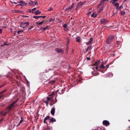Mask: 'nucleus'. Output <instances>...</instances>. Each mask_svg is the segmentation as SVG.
<instances>
[{
  "mask_svg": "<svg viewBox=\"0 0 130 130\" xmlns=\"http://www.w3.org/2000/svg\"><path fill=\"white\" fill-rule=\"evenodd\" d=\"M46 17L45 16H35L33 17V18L35 19H37L38 18L42 17L43 18H44Z\"/></svg>",
  "mask_w": 130,
  "mask_h": 130,
  "instance_id": "nucleus-9",
  "label": "nucleus"
},
{
  "mask_svg": "<svg viewBox=\"0 0 130 130\" xmlns=\"http://www.w3.org/2000/svg\"><path fill=\"white\" fill-rule=\"evenodd\" d=\"M29 22H22L21 24V26L23 28L28 26L29 24Z\"/></svg>",
  "mask_w": 130,
  "mask_h": 130,
  "instance_id": "nucleus-2",
  "label": "nucleus"
},
{
  "mask_svg": "<svg viewBox=\"0 0 130 130\" xmlns=\"http://www.w3.org/2000/svg\"><path fill=\"white\" fill-rule=\"evenodd\" d=\"M11 3H14L15 4H16L18 3H19L17 0H11Z\"/></svg>",
  "mask_w": 130,
  "mask_h": 130,
  "instance_id": "nucleus-12",
  "label": "nucleus"
},
{
  "mask_svg": "<svg viewBox=\"0 0 130 130\" xmlns=\"http://www.w3.org/2000/svg\"><path fill=\"white\" fill-rule=\"evenodd\" d=\"M109 65L108 64H107L106 66H105V67H106V68H108L109 67Z\"/></svg>",
  "mask_w": 130,
  "mask_h": 130,
  "instance_id": "nucleus-50",
  "label": "nucleus"
},
{
  "mask_svg": "<svg viewBox=\"0 0 130 130\" xmlns=\"http://www.w3.org/2000/svg\"><path fill=\"white\" fill-rule=\"evenodd\" d=\"M23 31H22V30H18V34H19L21 32H22Z\"/></svg>",
  "mask_w": 130,
  "mask_h": 130,
  "instance_id": "nucleus-43",
  "label": "nucleus"
},
{
  "mask_svg": "<svg viewBox=\"0 0 130 130\" xmlns=\"http://www.w3.org/2000/svg\"><path fill=\"white\" fill-rule=\"evenodd\" d=\"M118 1V0H112V2L113 4H114L115 3Z\"/></svg>",
  "mask_w": 130,
  "mask_h": 130,
  "instance_id": "nucleus-32",
  "label": "nucleus"
},
{
  "mask_svg": "<svg viewBox=\"0 0 130 130\" xmlns=\"http://www.w3.org/2000/svg\"><path fill=\"white\" fill-rule=\"evenodd\" d=\"M86 43L87 44H91V43L89 41L88 42H86Z\"/></svg>",
  "mask_w": 130,
  "mask_h": 130,
  "instance_id": "nucleus-48",
  "label": "nucleus"
},
{
  "mask_svg": "<svg viewBox=\"0 0 130 130\" xmlns=\"http://www.w3.org/2000/svg\"><path fill=\"white\" fill-rule=\"evenodd\" d=\"M114 5L116 7V9H117L119 7V4L118 3H116L114 4Z\"/></svg>",
  "mask_w": 130,
  "mask_h": 130,
  "instance_id": "nucleus-18",
  "label": "nucleus"
},
{
  "mask_svg": "<svg viewBox=\"0 0 130 130\" xmlns=\"http://www.w3.org/2000/svg\"><path fill=\"white\" fill-rule=\"evenodd\" d=\"M67 25L66 24H64L63 25V27L64 28H65L66 27H67Z\"/></svg>",
  "mask_w": 130,
  "mask_h": 130,
  "instance_id": "nucleus-36",
  "label": "nucleus"
},
{
  "mask_svg": "<svg viewBox=\"0 0 130 130\" xmlns=\"http://www.w3.org/2000/svg\"><path fill=\"white\" fill-rule=\"evenodd\" d=\"M64 92V89H62L61 90V92H59V93L60 94H62Z\"/></svg>",
  "mask_w": 130,
  "mask_h": 130,
  "instance_id": "nucleus-25",
  "label": "nucleus"
},
{
  "mask_svg": "<svg viewBox=\"0 0 130 130\" xmlns=\"http://www.w3.org/2000/svg\"><path fill=\"white\" fill-rule=\"evenodd\" d=\"M103 124L104 125L107 126L109 124V122L107 121L104 120L103 122Z\"/></svg>",
  "mask_w": 130,
  "mask_h": 130,
  "instance_id": "nucleus-5",
  "label": "nucleus"
},
{
  "mask_svg": "<svg viewBox=\"0 0 130 130\" xmlns=\"http://www.w3.org/2000/svg\"><path fill=\"white\" fill-rule=\"evenodd\" d=\"M104 1H107V0H103Z\"/></svg>",
  "mask_w": 130,
  "mask_h": 130,
  "instance_id": "nucleus-63",
  "label": "nucleus"
},
{
  "mask_svg": "<svg viewBox=\"0 0 130 130\" xmlns=\"http://www.w3.org/2000/svg\"><path fill=\"white\" fill-rule=\"evenodd\" d=\"M17 102V101H14L10 106L7 107L6 109V112H4L3 111L0 112V115L1 116H3L5 115L10 110L13 108H14L15 106L16 105L15 104Z\"/></svg>",
  "mask_w": 130,
  "mask_h": 130,
  "instance_id": "nucleus-1",
  "label": "nucleus"
},
{
  "mask_svg": "<svg viewBox=\"0 0 130 130\" xmlns=\"http://www.w3.org/2000/svg\"><path fill=\"white\" fill-rule=\"evenodd\" d=\"M89 50H91L92 48V47L90 45L87 48Z\"/></svg>",
  "mask_w": 130,
  "mask_h": 130,
  "instance_id": "nucleus-33",
  "label": "nucleus"
},
{
  "mask_svg": "<svg viewBox=\"0 0 130 130\" xmlns=\"http://www.w3.org/2000/svg\"><path fill=\"white\" fill-rule=\"evenodd\" d=\"M54 20V19H53L52 18H51L50 20H49V22H51V21H53Z\"/></svg>",
  "mask_w": 130,
  "mask_h": 130,
  "instance_id": "nucleus-41",
  "label": "nucleus"
},
{
  "mask_svg": "<svg viewBox=\"0 0 130 130\" xmlns=\"http://www.w3.org/2000/svg\"><path fill=\"white\" fill-rule=\"evenodd\" d=\"M41 13V12L39 10H38L35 12V14L36 15H38Z\"/></svg>",
  "mask_w": 130,
  "mask_h": 130,
  "instance_id": "nucleus-16",
  "label": "nucleus"
},
{
  "mask_svg": "<svg viewBox=\"0 0 130 130\" xmlns=\"http://www.w3.org/2000/svg\"><path fill=\"white\" fill-rule=\"evenodd\" d=\"M113 38L114 37L112 35L110 36L106 41V43L108 44L110 43Z\"/></svg>",
  "mask_w": 130,
  "mask_h": 130,
  "instance_id": "nucleus-3",
  "label": "nucleus"
},
{
  "mask_svg": "<svg viewBox=\"0 0 130 130\" xmlns=\"http://www.w3.org/2000/svg\"><path fill=\"white\" fill-rule=\"evenodd\" d=\"M91 73H92V75H93L94 74V72H91Z\"/></svg>",
  "mask_w": 130,
  "mask_h": 130,
  "instance_id": "nucleus-55",
  "label": "nucleus"
},
{
  "mask_svg": "<svg viewBox=\"0 0 130 130\" xmlns=\"http://www.w3.org/2000/svg\"><path fill=\"white\" fill-rule=\"evenodd\" d=\"M109 22V21L105 19H102L100 21L101 24H106Z\"/></svg>",
  "mask_w": 130,
  "mask_h": 130,
  "instance_id": "nucleus-4",
  "label": "nucleus"
},
{
  "mask_svg": "<svg viewBox=\"0 0 130 130\" xmlns=\"http://www.w3.org/2000/svg\"><path fill=\"white\" fill-rule=\"evenodd\" d=\"M98 69V68L97 67H96L95 68V69L96 70Z\"/></svg>",
  "mask_w": 130,
  "mask_h": 130,
  "instance_id": "nucleus-57",
  "label": "nucleus"
},
{
  "mask_svg": "<svg viewBox=\"0 0 130 130\" xmlns=\"http://www.w3.org/2000/svg\"><path fill=\"white\" fill-rule=\"evenodd\" d=\"M44 21H42L41 22H37V24L38 25H42L43 24V23H44Z\"/></svg>",
  "mask_w": 130,
  "mask_h": 130,
  "instance_id": "nucleus-17",
  "label": "nucleus"
},
{
  "mask_svg": "<svg viewBox=\"0 0 130 130\" xmlns=\"http://www.w3.org/2000/svg\"><path fill=\"white\" fill-rule=\"evenodd\" d=\"M97 16V14H94V13H93L91 15V17H95Z\"/></svg>",
  "mask_w": 130,
  "mask_h": 130,
  "instance_id": "nucleus-23",
  "label": "nucleus"
},
{
  "mask_svg": "<svg viewBox=\"0 0 130 130\" xmlns=\"http://www.w3.org/2000/svg\"><path fill=\"white\" fill-rule=\"evenodd\" d=\"M6 91V90H4L2 91L1 92H0V94H2L4 92H5Z\"/></svg>",
  "mask_w": 130,
  "mask_h": 130,
  "instance_id": "nucleus-45",
  "label": "nucleus"
},
{
  "mask_svg": "<svg viewBox=\"0 0 130 130\" xmlns=\"http://www.w3.org/2000/svg\"><path fill=\"white\" fill-rule=\"evenodd\" d=\"M37 4V2H34V5L35 4V5H36Z\"/></svg>",
  "mask_w": 130,
  "mask_h": 130,
  "instance_id": "nucleus-44",
  "label": "nucleus"
},
{
  "mask_svg": "<svg viewBox=\"0 0 130 130\" xmlns=\"http://www.w3.org/2000/svg\"><path fill=\"white\" fill-rule=\"evenodd\" d=\"M50 121L51 122H56V120L54 118H52L50 119Z\"/></svg>",
  "mask_w": 130,
  "mask_h": 130,
  "instance_id": "nucleus-15",
  "label": "nucleus"
},
{
  "mask_svg": "<svg viewBox=\"0 0 130 130\" xmlns=\"http://www.w3.org/2000/svg\"><path fill=\"white\" fill-rule=\"evenodd\" d=\"M2 30L1 29H0V33H2Z\"/></svg>",
  "mask_w": 130,
  "mask_h": 130,
  "instance_id": "nucleus-51",
  "label": "nucleus"
},
{
  "mask_svg": "<svg viewBox=\"0 0 130 130\" xmlns=\"http://www.w3.org/2000/svg\"><path fill=\"white\" fill-rule=\"evenodd\" d=\"M100 63V60H98L96 61L95 63L94 64L92 65V66L94 65H96L97 66Z\"/></svg>",
  "mask_w": 130,
  "mask_h": 130,
  "instance_id": "nucleus-11",
  "label": "nucleus"
},
{
  "mask_svg": "<svg viewBox=\"0 0 130 130\" xmlns=\"http://www.w3.org/2000/svg\"><path fill=\"white\" fill-rule=\"evenodd\" d=\"M123 7L122 6V5H121L119 7V9H122L123 8Z\"/></svg>",
  "mask_w": 130,
  "mask_h": 130,
  "instance_id": "nucleus-39",
  "label": "nucleus"
},
{
  "mask_svg": "<svg viewBox=\"0 0 130 130\" xmlns=\"http://www.w3.org/2000/svg\"><path fill=\"white\" fill-rule=\"evenodd\" d=\"M55 50L58 52H60L62 53H64V51L63 50L58 48H55Z\"/></svg>",
  "mask_w": 130,
  "mask_h": 130,
  "instance_id": "nucleus-8",
  "label": "nucleus"
},
{
  "mask_svg": "<svg viewBox=\"0 0 130 130\" xmlns=\"http://www.w3.org/2000/svg\"><path fill=\"white\" fill-rule=\"evenodd\" d=\"M48 26H47L46 27L43 28L42 27L40 28V29H43L44 30H45L47 28H48Z\"/></svg>",
  "mask_w": 130,
  "mask_h": 130,
  "instance_id": "nucleus-22",
  "label": "nucleus"
},
{
  "mask_svg": "<svg viewBox=\"0 0 130 130\" xmlns=\"http://www.w3.org/2000/svg\"><path fill=\"white\" fill-rule=\"evenodd\" d=\"M19 3H20V5L22 6H24V5H26L27 4L25 2L23 1H21Z\"/></svg>",
  "mask_w": 130,
  "mask_h": 130,
  "instance_id": "nucleus-7",
  "label": "nucleus"
},
{
  "mask_svg": "<svg viewBox=\"0 0 130 130\" xmlns=\"http://www.w3.org/2000/svg\"><path fill=\"white\" fill-rule=\"evenodd\" d=\"M36 9V8H33L32 9V10L33 11H35Z\"/></svg>",
  "mask_w": 130,
  "mask_h": 130,
  "instance_id": "nucleus-47",
  "label": "nucleus"
},
{
  "mask_svg": "<svg viewBox=\"0 0 130 130\" xmlns=\"http://www.w3.org/2000/svg\"><path fill=\"white\" fill-rule=\"evenodd\" d=\"M14 12L16 13H19L20 12L19 10H15Z\"/></svg>",
  "mask_w": 130,
  "mask_h": 130,
  "instance_id": "nucleus-38",
  "label": "nucleus"
},
{
  "mask_svg": "<svg viewBox=\"0 0 130 130\" xmlns=\"http://www.w3.org/2000/svg\"><path fill=\"white\" fill-rule=\"evenodd\" d=\"M66 49L67 51H68L69 49V47L68 46H67L66 47Z\"/></svg>",
  "mask_w": 130,
  "mask_h": 130,
  "instance_id": "nucleus-53",
  "label": "nucleus"
},
{
  "mask_svg": "<svg viewBox=\"0 0 130 130\" xmlns=\"http://www.w3.org/2000/svg\"><path fill=\"white\" fill-rule=\"evenodd\" d=\"M23 17H29V16H27V15H23Z\"/></svg>",
  "mask_w": 130,
  "mask_h": 130,
  "instance_id": "nucleus-54",
  "label": "nucleus"
},
{
  "mask_svg": "<svg viewBox=\"0 0 130 130\" xmlns=\"http://www.w3.org/2000/svg\"><path fill=\"white\" fill-rule=\"evenodd\" d=\"M50 118V116H46V117H45L44 118V119H45V120H48V119H49Z\"/></svg>",
  "mask_w": 130,
  "mask_h": 130,
  "instance_id": "nucleus-26",
  "label": "nucleus"
},
{
  "mask_svg": "<svg viewBox=\"0 0 130 130\" xmlns=\"http://www.w3.org/2000/svg\"><path fill=\"white\" fill-rule=\"evenodd\" d=\"M55 113V108H53L51 110V113L54 116Z\"/></svg>",
  "mask_w": 130,
  "mask_h": 130,
  "instance_id": "nucleus-10",
  "label": "nucleus"
},
{
  "mask_svg": "<svg viewBox=\"0 0 130 130\" xmlns=\"http://www.w3.org/2000/svg\"><path fill=\"white\" fill-rule=\"evenodd\" d=\"M53 83H54L55 81H53Z\"/></svg>",
  "mask_w": 130,
  "mask_h": 130,
  "instance_id": "nucleus-64",
  "label": "nucleus"
},
{
  "mask_svg": "<svg viewBox=\"0 0 130 130\" xmlns=\"http://www.w3.org/2000/svg\"><path fill=\"white\" fill-rule=\"evenodd\" d=\"M93 40V39L92 38H90L89 39V42L91 43V42Z\"/></svg>",
  "mask_w": 130,
  "mask_h": 130,
  "instance_id": "nucleus-31",
  "label": "nucleus"
},
{
  "mask_svg": "<svg viewBox=\"0 0 130 130\" xmlns=\"http://www.w3.org/2000/svg\"><path fill=\"white\" fill-rule=\"evenodd\" d=\"M66 41L67 42V44H68L69 43L70 41V40L69 38L68 37H67L66 39Z\"/></svg>",
  "mask_w": 130,
  "mask_h": 130,
  "instance_id": "nucleus-21",
  "label": "nucleus"
},
{
  "mask_svg": "<svg viewBox=\"0 0 130 130\" xmlns=\"http://www.w3.org/2000/svg\"><path fill=\"white\" fill-rule=\"evenodd\" d=\"M117 13L116 12V13H114V14H113V15H114L116 14H117Z\"/></svg>",
  "mask_w": 130,
  "mask_h": 130,
  "instance_id": "nucleus-58",
  "label": "nucleus"
},
{
  "mask_svg": "<svg viewBox=\"0 0 130 130\" xmlns=\"http://www.w3.org/2000/svg\"><path fill=\"white\" fill-rule=\"evenodd\" d=\"M20 124V123H19V124H18L17 126L18 127V126Z\"/></svg>",
  "mask_w": 130,
  "mask_h": 130,
  "instance_id": "nucleus-59",
  "label": "nucleus"
},
{
  "mask_svg": "<svg viewBox=\"0 0 130 130\" xmlns=\"http://www.w3.org/2000/svg\"><path fill=\"white\" fill-rule=\"evenodd\" d=\"M76 41L77 42H79L80 41V37L79 36H77L76 38Z\"/></svg>",
  "mask_w": 130,
  "mask_h": 130,
  "instance_id": "nucleus-13",
  "label": "nucleus"
},
{
  "mask_svg": "<svg viewBox=\"0 0 130 130\" xmlns=\"http://www.w3.org/2000/svg\"><path fill=\"white\" fill-rule=\"evenodd\" d=\"M87 59L88 60H89L90 59V58L89 57H87Z\"/></svg>",
  "mask_w": 130,
  "mask_h": 130,
  "instance_id": "nucleus-49",
  "label": "nucleus"
},
{
  "mask_svg": "<svg viewBox=\"0 0 130 130\" xmlns=\"http://www.w3.org/2000/svg\"><path fill=\"white\" fill-rule=\"evenodd\" d=\"M7 43L6 42H4L3 45H7Z\"/></svg>",
  "mask_w": 130,
  "mask_h": 130,
  "instance_id": "nucleus-46",
  "label": "nucleus"
},
{
  "mask_svg": "<svg viewBox=\"0 0 130 130\" xmlns=\"http://www.w3.org/2000/svg\"><path fill=\"white\" fill-rule=\"evenodd\" d=\"M68 28L66 27L65 28H64V30L66 31H68Z\"/></svg>",
  "mask_w": 130,
  "mask_h": 130,
  "instance_id": "nucleus-37",
  "label": "nucleus"
},
{
  "mask_svg": "<svg viewBox=\"0 0 130 130\" xmlns=\"http://www.w3.org/2000/svg\"><path fill=\"white\" fill-rule=\"evenodd\" d=\"M88 50H89V49L88 48H87L86 49V52Z\"/></svg>",
  "mask_w": 130,
  "mask_h": 130,
  "instance_id": "nucleus-60",
  "label": "nucleus"
},
{
  "mask_svg": "<svg viewBox=\"0 0 130 130\" xmlns=\"http://www.w3.org/2000/svg\"><path fill=\"white\" fill-rule=\"evenodd\" d=\"M29 12L30 13H31V10L30 9H29Z\"/></svg>",
  "mask_w": 130,
  "mask_h": 130,
  "instance_id": "nucleus-52",
  "label": "nucleus"
},
{
  "mask_svg": "<svg viewBox=\"0 0 130 130\" xmlns=\"http://www.w3.org/2000/svg\"><path fill=\"white\" fill-rule=\"evenodd\" d=\"M91 12H88V13H87V14L88 15H89L90 14H91Z\"/></svg>",
  "mask_w": 130,
  "mask_h": 130,
  "instance_id": "nucleus-40",
  "label": "nucleus"
},
{
  "mask_svg": "<svg viewBox=\"0 0 130 130\" xmlns=\"http://www.w3.org/2000/svg\"><path fill=\"white\" fill-rule=\"evenodd\" d=\"M83 4V3L82 2H80L78 5V6L76 8V9H77L78 7L79 6H81Z\"/></svg>",
  "mask_w": 130,
  "mask_h": 130,
  "instance_id": "nucleus-14",
  "label": "nucleus"
},
{
  "mask_svg": "<svg viewBox=\"0 0 130 130\" xmlns=\"http://www.w3.org/2000/svg\"><path fill=\"white\" fill-rule=\"evenodd\" d=\"M47 104H48V102L50 100L51 98L50 97H47Z\"/></svg>",
  "mask_w": 130,
  "mask_h": 130,
  "instance_id": "nucleus-30",
  "label": "nucleus"
},
{
  "mask_svg": "<svg viewBox=\"0 0 130 130\" xmlns=\"http://www.w3.org/2000/svg\"><path fill=\"white\" fill-rule=\"evenodd\" d=\"M21 120H20V122H19V123H21L23 121V118H22V117H21Z\"/></svg>",
  "mask_w": 130,
  "mask_h": 130,
  "instance_id": "nucleus-35",
  "label": "nucleus"
},
{
  "mask_svg": "<svg viewBox=\"0 0 130 130\" xmlns=\"http://www.w3.org/2000/svg\"><path fill=\"white\" fill-rule=\"evenodd\" d=\"M57 101V100L56 98V97L54 100H53L52 101V102L53 104H54L56 103Z\"/></svg>",
  "mask_w": 130,
  "mask_h": 130,
  "instance_id": "nucleus-19",
  "label": "nucleus"
},
{
  "mask_svg": "<svg viewBox=\"0 0 130 130\" xmlns=\"http://www.w3.org/2000/svg\"><path fill=\"white\" fill-rule=\"evenodd\" d=\"M46 120H45V119H44V122H43L44 123H45V121H46Z\"/></svg>",
  "mask_w": 130,
  "mask_h": 130,
  "instance_id": "nucleus-56",
  "label": "nucleus"
},
{
  "mask_svg": "<svg viewBox=\"0 0 130 130\" xmlns=\"http://www.w3.org/2000/svg\"><path fill=\"white\" fill-rule=\"evenodd\" d=\"M104 1L103 0H102V1L99 4V5H101L103 3H104Z\"/></svg>",
  "mask_w": 130,
  "mask_h": 130,
  "instance_id": "nucleus-34",
  "label": "nucleus"
},
{
  "mask_svg": "<svg viewBox=\"0 0 130 130\" xmlns=\"http://www.w3.org/2000/svg\"><path fill=\"white\" fill-rule=\"evenodd\" d=\"M74 3H73L72 5L69 6V7L67 8L66 9H65V11H66L68 10H69L71 9L73 7V6H74Z\"/></svg>",
  "mask_w": 130,
  "mask_h": 130,
  "instance_id": "nucleus-6",
  "label": "nucleus"
},
{
  "mask_svg": "<svg viewBox=\"0 0 130 130\" xmlns=\"http://www.w3.org/2000/svg\"><path fill=\"white\" fill-rule=\"evenodd\" d=\"M34 2L32 1H30L29 3L28 4L30 6L34 5Z\"/></svg>",
  "mask_w": 130,
  "mask_h": 130,
  "instance_id": "nucleus-20",
  "label": "nucleus"
},
{
  "mask_svg": "<svg viewBox=\"0 0 130 130\" xmlns=\"http://www.w3.org/2000/svg\"><path fill=\"white\" fill-rule=\"evenodd\" d=\"M103 9V7H102L99 9V10L98 11V12L99 13H100L101 11Z\"/></svg>",
  "mask_w": 130,
  "mask_h": 130,
  "instance_id": "nucleus-24",
  "label": "nucleus"
},
{
  "mask_svg": "<svg viewBox=\"0 0 130 130\" xmlns=\"http://www.w3.org/2000/svg\"><path fill=\"white\" fill-rule=\"evenodd\" d=\"M104 65H101V66L100 67V68H103V69L105 68H106V67H105V66H104Z\"/></svg>",
  "mask_w": 130,
  "mask_h": 130,
  "instance_id": "nucleus-27",
  "label": "nucleus"
},
{
  "mask_svg": "<svg viewBox=\"0 0 130 130\" xmlns=\"http://www.w3.org/2000/svg\"><path fill=\"white\" fill-rule=\"evenodd\" d=\"M103 63H104V62H102L101 64H102V65H104Z\"/></svg>",
  "mask_w": 130,
  "mask_h": 130,
  "instance_id": "nucleus-61",
  "label": "nucleus"
},
{
  "mask_svg": "<svg viewBox=\"0 0 130 130\" xmlns=\"http://www.w3.org/2000/svg\"><path fill=\"white\" fill-rule=\"evenodd\" d=\"M33 27V26H31L28 29V30H29L31 29Z\"/></svg>",
  "mask_w": 130,
  "mask_h": 130,
  "instance_id": "nucleus-42",
  "label": "nucleus"
},
{
  "mask_svg": "<svg viewBox=\"0 0 130 130\" xmlns=\"http://www.w3.org/2000/svg\"><path fill=\"white\" fill-rule=\"evenodd\" d=\"M53 10V8L52 7H50V8L48 10V11H52Z\"/></svg>",
  "mask_w": 130,
  "mask_h": 130,
  "instance_id": "nucleus-29",
  "label": "nucleus"
},
{
  "mask_svg": "<svg viewBox=\"0 0 130 130\" xmlns=\"http://www.w3.org/2000/svg\"><path fill=\"white\" fill-rule=\"evenodd\" d=\"M121 14L122 15H123L125 14V12L124 11H121Z\"/></svg>",
  "mask_w": 130,
  "mask_h": 130,
  "instance_id": "nucleus-28",
  "label": "nucleus"
},
{
  "mask_svg": "<svg viewBox=\"0 0 130 130\" xmlns=\"http://www.w3.org/2000/svg\"><path fill=\"white\" fill-rule=\"evenodd\" d=\"M46 103L47 104H47V101H46Z\"/></svg>",
  "mask_w": 130,
  "mask_h": 130,
  "instance_id": "nucleus-62",
  "label": "nucleus"
}]
</instances>
